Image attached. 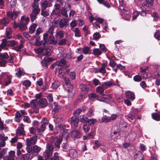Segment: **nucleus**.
Wrapping results in <instances>:
<instances>
[{"label":"nucleus","mask_w":160,"mask_h":160,"mask_svg":"<svg viewBox=\"0 0 160 160\" xmlns=\"http://www.w3.org/2000/svg\"><path fill=\"white\" fill-rule=\"evenodd\" d=\"M53 149L54 147L52 144L48 143L46 146V149L43 154V157L45 158V159L50 157L52 155Z\"/></svg>","instance_id":"f257e3e1"},{"label":"nucleus","mask_w":160,"mask_h":160,"mask_svg":"<svg viewBox=\"0 0 160 160\" xmlns=\"http://www.w3.org/2000/svg\"><path fill=\"white\" fill-rule=\"evenodd\" d=\"M79 121V119L76 116L72 117L69 120L72 127L74 128H76L78 126Z\"/></svg>","instance_id":"f03ea898"},{"label":"nucleus","mask_w":160,"mask_h":160,"mask_svg":"<svg viewBox=\"0 0 160 160\" xmlns=\"http://www.w3.org/2000/svg\"><path fill=\"white\" fill-rule=\"evenodd\" d=\"M40 9H32L31 13L30 15L31 21L34 22L37 18V16L40 13Z\"/></svg>","instance_id":"7ed1b4c3"},{"label":"nucleus","mask_w":160,"mask_h":160,"mask_svg":"<svg viewBox=\"0 0 160 160\" xmlns=\"http://www.w3.org/2000/svg\"><path fill=\"white\" fill-rule=\"evenodd\" d=\"M51 18L56 19L61 17V13L59 10L53 9L50 15Z\"/></svg>","instance_id":"20e7f679"},{"label":"nucleus","mask_w":160,"mask_h":160,"mask_svg":"<svg viewBox=\"0 0 160 160\" xmlns=\"http://www.w3.org/2000/svg\"><path fill=\"white\" fill-rule=\"evenodd\" d=\"M37 136L35 135L30 138H27L26 139V144L30 145L35 144L37 141Z\"/></svg>","instance_id":"39448f33"},{"label":"nucleus","mask_w":160,"mask_h":160,"mask_svg":"<svg viewBox=\"0 0 160 160\" xmlns=\"http://www.w3.org/2000/svg\"><path fill=\"white\" fill-rule=\"evenodd\" d=\"M48 123V121L46 119H43V122L39 128H37V130L39 132H42L45 130L46 127V125Z\"/></svg>","instance_id":"423d86ee"},{"label":"nucleus","mask_w":160,"mask_h":160,"mask_svg":"<svg viewBox=\"0 0 160 160\" xmlns=\"http://www.w3.org/2000/svg\"><path fill=\"white\" fill-rule=\"evenodd\" d=\"M38 103L39 104V108H45L48 105L47 100L44 98L40 99Z\"/></svg>","instance_id":"0eeeda50"},{"label":"nucleus","mask_w":160,"mask_h":160,"mask_svg":"<svg viewBox=\"0 0 160 160\" xmlns=\"http://www.w3.org/2000/svg\"><path fill=\"white\" fill-rule=\"evenodd\" d=\"M59 63L58 65L60 69H62L65 70L67 67L66 66V60L65 58H63L60 59V61H57Z\"/></svg>","instance_id":"6e6552de"},{"label":"nucleus","mask_w":160,"mask_h":160,"mask_svg":"<svg viewBox=\"0 0 160 160\" xmlns=\"http://www.w3.org/2000/svg\"><path fill=\"white\" fill-rule=\"evenodd\" d=\"M8 41L6 39H2V43L0 45V52L2 49H7L9 48V46L7 45Z\"/></svg>","instance_id":"1a4fd4ad"},{"label":"nucleus","mask_w":160,"mask_h":160,"mask_svg":"<svg viewBox=\"0 0 160 160\" xmlns=\"http://www.w3.org/2000/svg\"><path fill=\"white\" fill-rule=\"evenodd\" d=\"M17 134L18 135H23L24 134V125L22 123H21L17 129Z\"/></svg>","instance_id":"9d476101"},{"label":"nucleus","mask_w":160,"mask_h":160,"mask_svg":"<svg viewBox=\"0 0 160 160\" xmlns=\"http://www.w3.org/2000/svg\"><path fill=\"white\" fill-rule=\"evenodd\" d=\"M15 152L13 151H11L8 152V154L6 156L5 160H14Z\"/></svg>","instance_id":"9b49d317"},{"label":"nucleus","mask_w":160,"mask_h":160,"mask_svg":"<svg viewBox=\"0 0 160 160\" xmlns=\"http://www.w3.org/2000/svg\"><path fill=\"white\" fill-rule=\"evenodd\" d=\"M121 14L123 17L127 16V17L125 19L128 20L130 19V15L129 14V12L125 9L123 8L121 9Z\"/></svg>","instance_id":"f8f14e48"},{"label":"nucleus","mask_w":160,"mask_h":160,"mask_svg":"<svg viewBox=\"0 0 160 160\" xmlns=\"http://www.w3.org/2000/svg\"><path fill=\"white\" fill-rule=\"evenodd\" d=\"M68 24V20L67 18H64L61 20L59 22L60 27L62 28L66 26Z\"/></svg>","instance_id":"ddd939ff"},{"label":"nucleus","mask_w":160,"mask_h":160,"mask_svg":"<svg viewBox=\"0 0 160 160\" xmlns=\"http://www.w3.org/2000/svg\"><path fill=\"white\" fill-rule=\"evenodd\" d=\"M65 32L61 30H57L55 37L57 39H62L64 37Z\"/></svg>","instance_id":"4468645a"},{"label":"nucleus","mask_w":160,"mask_h":160,"mask_svg":"<svg viewBox=\"0 0 160 160\" xmlns=\"http://www.w3.org/2000/svg\"><path fill=\"white\" fill-rule=\"evenodd\" d=\"M90 86L89 85L81 84L79 85V88L82 91H88L90 89Z\"/></svg>","instance_id":"2eb2a0df"},{"label":"nucleus","mask_w":160,"mask_h":160,"mask_svg":"<svg viewBox=\"0 0 160 160\" xmlns=\"http://www.w3.org/2000/svg\"><path fill=\"white\" fill-rule=\"evenodd\" d=\"M69 156L72 158H76L78 156V152L75 149H71L69 151Z\"/></svg>","instance_id":"dca6fc26"},{"label":"nucleus","mask_w":160,"mask_h":160,"mask_svg":"<svg viewBox=\"0 0 160 160\" xmlns=\"http://www.w3.org/2000/svg\"><path fill=\"white\" fill-rule=\"evenodd\" d=\"M125 117L126 118L128 119L129 121L131 122L133 120L134 121H136L135 116L131 112L127 115H125Z\"/></svg>","instance_id":"f3484780"},{"label":"nucleus","mask_w":160,"mask_h":160,"mask_svg":"<svg viewBox=\"0 0 160 160\" xmlns=\"http://www.w3.org/2000/svg\"><path fill=\"white\" fill-rule=\"evenodd\" d=\"M29 21V18L28 17L23 16L21 18L20 23L27 25L28 24Z\"/></svg>","instance_id":"a211bd4d"},{"label":"nucleus","mask_w":160,"mask_h":160,"mask_svg":"<svg viewBox=\"0 0 160 160\" xmlns=\"http://www.w3.org/2000/svg\"><path fill=\"white\" fill-rule=\"evenodd\" d=\"M62 137H59L57 138L56 141L55 143V146L56 148L59 149L60 148V144L62 142Z\"/></svg>","instance_id":"6ab92c4d"},{"label":"nucleus","mask_w":160,"mask_h":160,"mask_svg":"<svg viewBox=\"0 0 160 160\" xmlns=\"http://www.w3.org/2000/svg\"><path fill=\"white\" fill-rule=\"evenodd\" d=\"M125 95L128 98L130 99L132 101L135 98L134 93L129 91L126 92Z\"/></svg>","instance_id":"aec40b11"},{"label":"nucleus","mask_w":160,"mask_h":160,"mask_svg":"<svg viewBox=\"0 0 160 160\" xmlns=\"http://www.w3.org/2000/svg\"><path fill=\"white\" fill-rule=\"evenodd\" d=\"M10 22V21L7 18H3L1 19L0 21V26L2 27H5Z\"/></svg>","instance_id":"412c9836"},{"label":"nucleus","mask_w":160,"mask_h":160,"mask_svg":"<svg viewBox=\"0 0 160 160\" xmlns=\"http://www.w3.org/2000/svg\"><path fill=\"white\" fill-rule=\"evenodd\" d=\"M48 33H45L43 35V40L42 41L40 42H39V45H42L43 46L45 45L47 43L48 38Z\"/></svg>","instance_id":"4be33fe9"},{"label":"nucleus","mask_w":160,"mask_h":160,"mask_svg":"<svg viewBox=\"0 0 160 160\" xmlns=\"http://www.w3.org/2000/svg\"><path fill=\"white\" fill-rule=\"evenodd\" d=\"M37 101L36 100L33 99L30 102V105L31 108L34 110H37L39 108V106L37 105Z\"/></svg>","instance_id":"5701e85b"},{"label":"nucleus","mask_w":160,"mask_h":160,"mask_svg":"<svg viewBox=\"0 0 160 160\" xmlns=\"http://www.w3.org/2000/svg\"><path fill=\"white\" fill-rule=\"evenodd\" d=\"M107 66V64L106 63H103L102 67L100 68H98L99 72L103 74H104L106 72L105 68Z\"/></svg>","instance_id":"b1692460"},{"label":"nucleus","mask_w":160,"mask_h":160,"mask_svg":"<svg viewBox=\"0 0 160 160\" xmlns=\"http://www.w3.org/2000/svg\"><path fill=\"white\" fill-rule=\"evenodd\" d=\"M118 130V129L117 131H115L111 133L110 136L112 139H114L118 138V137L119 135Z\"/></svg>","instance_id":"393cba45"},{"label":"nucleus","mask_w":160,"mask_h":160,"mask_svg":"<svg viewBox=\"0 0 160 160\" xmlns=\"http://www.w3.org/2000/svg\"><path fill=\"white\" fill-rule=\"evenodd\" d=\"M60 13H61V15L66 18L68 17V15L67 14V10L65 9V7H62L60 10Z\"/></svg>","instance_id":"a878e982"},{"label":"nucleus","mask_w":160,"mask_h":160,"mask_svg":"<svg viewBox=\"0 0 160 160\" xmlns=\"http://www.w3.org/2000/svg\"><path fill=\"white\" fill-rule=\"evenodd\" d=\"M12 31L10 28H7L6 29V37L9 39L12 37Z\"/></svg>","instance_id":"bb28decb"},{"label":"nucleus","mask_w":160,"mask_h":160,"mask_svg":"<svg viewBox=\"0 0 160 160\" xmlns=\"http://www.w3.org/2000/svg\"><path fill=\"white\" fill-rule=\"evenodd\" d=\"M72 30L74 32L75 37H80L81 36V33L78 28H74Z\"/></svg>","instance_id":"cd10ccee"},{"label":"nucleus","mask_w":160,"mask_h":160,"mask_svg":"<svg viewBox=\"0 0 160 160\" xmlns=\"http://www.w3.org/2000/svg\"><path fill=\"white\" fill-rule=\"evenodd\" d=\"M82 52L85 54H90L91 53V51L90 48L85 46L82 49Z\"/></svg>","instance_id":"c85d7f7f"},{"label":"nucleus","mask_w":160,"mask_h":160,"mask_svg":"<svg viewBox=\"0 0 160 160\" xmlns=\"http://www.w3.org/2000/svg\"><path fill=\"white\" fill-rule=\"evenodd\" d=\"M80 134V132L77 130H73L71 132V136L73 138H78L79 137Z\"/></svg>","instance_id":"c756f323"},{"label":"nucleus","mask_w":160,"mask_h":160,"mask_svg":"<svg viewBox=\"0 0 160 160\" xmlns=\"http://www.w3.org/2000/svg\"><path fill=\"white\" fill-rule=\"evenodd\" d=\"M3 78L4 79H8V81L5 82V84L6 86L8 85L11 82V77L10 76H8L6 74H5L3 76Z\"/></svg>","instance_id":"7c9ffc66"},{"label":"nucleus","mask_w":160,"mask_h":160,"mask_svg":"<svg viewBox=\"0 0 160 160\" xmlns=\"http://www.w3.org/2000/svg\"><path fill=\"white\" fill-rule=\"evenodd\" d=\"M30 154H23L21 156V159L23 160L31 159L33 158V155H32L31 157H30Z\"/></svg>","instance_id":"2f4dec72"},{"label":"nucleus","mask_w":160,"mask_h":160,"mask_svg":"<svg viewBox=\"0 0 160 160\" xmlns=\"http://www.w3.org/2000/svg\"><path fill=\"white\" fill-rule=\"evenodd\" d=\"M48 1L44 0L41 3V9H46V8L48 7Z\"/></svg>","instance_id":"473e14b6"},{"label":"nucleus","mask_w":160,"mask_h":160,"mask_svg":"<svg viewBox=\"0 0 160 160\" xmlns=\"http://www.w3.org/2000/svg\"><path fill=\"white\" fill-rule=\"evenodd\" d=\"M102 122L108 123L111 121V118L106 115L103 116L102 118Z\"/></svg>","instance_id":"72a5a7b5"},{"label":"nucleus","mask_w":160,"mask_h":160,"mask_svg":"<svg viewBox=\"0 0 160 160\" xmlns=\"http://www.w3.org/2000/svg\"><path fill=\"white\" fill-rule=\"evenodd\" d=\"M116 84L115 83H112L110 81H108L105 82L103 83L102 84V86L104 87L105 86H108V87H110L111 86H113L116 85Z\"/></svg>","instance_id":"f704fd0d"},{"label":"nucleus","mask_w":160,"mask_h":160,"mask_svg":"<svg viewBox=\"0 0 160 160\" xmlns=\"http://www.w3.org/2000/svg\"><path fill=\"white\" fill-rule=\"evenodd\" d=\"M37 26L36 24L33 23L29 28V32L31 33H33L35 31L36 27Z\"/></svg>","instance_id":"c9c22d12"},{"label":"nucleus","mask_w":160,"mask_h":160,"mask_svg":"<svg viewBox=\"0 0 160 160\" xmlns=\"http://www.w3.org/2000/svg\"><path fill=\"white\" fill-rule=\"evenodd\" d=\"M94 109L93 108H89L87 113V116L88 117H91L94 115Z\"/></svg>","instance_id":"e433bc0d"},{"label":"nucleus","mask_w":160,"mask_h":160,"mask_svg":"<svg viewBox=\"0 0 160 160\" xmlns=\"http://www.w3.org/2000/svg\"><path fill=\"white\" fill-rule=\"evenodd\" d=\"M41 14L42 16L44 17L48 16L49 15V10L41 9Z\"/></svg>","instance_id":"4c0bfd02"},{"label":"nucleus","mask_w":160,"mask_h":160,"mask_svg":"<svg viewBox=\"0 0 160 160\" xmlns=\"http://www.w3.org/2000/svg\"><path fill=\"white\" fill-rule=\"evenodd\" d=\"M102 52L98 48H95L93 49V54L95 56H99L102 54Z\"/></svg>","instance_id":"58836bf2"},{"label":"nucleus","mask_w":160,"mask_h":160,"mask_svg":"<svg viewBox=\"0 0 160 160\" xmlns=\"http://www.w3.org/2000/svg\"><path fill=\"white\" fill-rule=\"evenodd\" d=\"M9 58V56L7 52L3 53H0V59H7Z\"/></svg>","instance_id":"ea45409f"},{"label":"nucleus","mask_w":160,"mask_h":160,"mask_svg":"<svg viewBox=\"0 0 160 160\" xmlns=\"http://www.w3.org/2000/svg\"><path fill=\"white\" fill-rule=\"evenodd\" d=\"M97 96L94 93H90L88 95L89 98L90 100L94 101L95 99H97Z\"/></svg>","instance_id":"a19ab883"},{"label":"nucleus","mask_w":160,"mask_h":160,"mask_svg":"<svg viewBox=\"0 0 160 160\" xmlns=\"http://www.w3.org/2000/svg\"><path fill=\"white\" fill-rule=\"evenodd\" d=\"M32 7L33 8L32 9H40L39 8V5L38 2H36V0H34L33 3H32Z\"/></svg>","instance_id":"79ce46f5"},{"label":"nucleus","mask_w":160,"mask_h":160,"mask_svg":"<svg viewBox=\"0 0 160 160\" xmlns=\"http://www.w3.org/2000/svg\"><path fill=\"white\" fill-rule=\"evenodd\" d=\"M59 62H56L55 63L52 64L50 66V68L52 69H53L54 68H55V69L56 70H58L59 69V68L58 65L59 64Z\"/></svg>","instance_id":"37998d69"},{"label":"nucleus","mask_w":160,"mask_h":160,"mask_svg":"<svg viewBox=\"0 0 160 160\" xmlns=\"http://www.w3.org/2000/svg\"><path fill=\"white\" fill-rule=\"evenodd\" d=\"M41 148L37 145H35L33 147V153H38L41 150Z\"/></svg>","instance_id":"c03bdc74"},{"label":"nucleus","mask_w":160,"mask_h":160,"mask_svg":"<svg viewBox=\"0 0 160 160\" xmlns=\"http://www.w3.org/2000/svg\"><path fill=\"white\" fill-rule=\"evenodd\" d=\"M104 89L102 87L99 86L97 87L96 90V91L97 93H100L102 95L104 92Z\"/></svg>","instance_id":"a18cd8bd"},{"label":"nucleus","mask_w":160,"mask_h":160,"mask_svg":"<svg viewBox=\"0 0 160 160\" xmlns=\"http://www.w3.org/2000/svg\"><path fill=\"white\" fill-rule=\"evenodd\" d=\"M152 117L154 119L157 121L160 120V115H159L157 113H153L152 115Z\"/></svg>","instance_id":"49530a36"},{"label":"nucleus","mask_w":160,"mask_h":160,"mask_svg":"<svg viewBox=\"0 0 160 160\" xmlns=\"http://www.w3.org/2000/svg\"><path fill=\"white\" fill-rule=\"evenodd\" d=\"M54 28L53 27L51 26L49 28L47 32L51 35V37H52L53 38H54V36L52 35L53 33Z\"/></svg>","instance_id":"de8ad7c7"},{"label":"nucleus","mask_w":160,"mask_h":160,"mask_svg":"<svg viewBox=\"0 0 160 160\" xmlns=\"http://www.w3.org/2000/svg\"><path fill=\"white\" fill-rule=\"evenodd\" d=\"M102 95L103 96V97L105 101H106L105 102L106 103L108 102L111 99L110 96L109 95H105L103 94Z\"/></svg>","instance_id":"09e8293b"},{"label":"nucleus","mask_w":160,"mask_h":160,"mask_svg":"<svg viewBox=\"0 0 160 160\" xmlns=\"http://www.w3.org/2000/svg\"><path fill=\"white\" fill-rule=\"evenodd\" d=\"M95 134V132L94 131H91L90 133H88L87 134L88 137V139L91 138H93Z\"/></svg>","instance_id":"8fccbe9b"},{"label":"nucleus","mask_w":160,"mask_h":160,"mask_svg":"<svg viewBox=\"0 0 160 160\" xmlns=\"http://www.w3.org/2000/svg\"><path fill=\"white\" fill-rule=\"evenodd\" d=\"M18 72H16L15 74L17 77L20 78L22 75L23 71L20 68H18Z\"/></svg>","instance_id":"3c124183"},{"label":"nucleus","mask_w":160,"mask_h":160,"mask_svg":"<svg viewBox=\"0 0 160 160\" xmlns=\"http://www.w3.org/2000/svg\"><path fill=\"white\" fill-rule=\"evenodd\" d=\"M82 128L85 132H87L89 131L90 129V127L87 124H84L82 127Z\"/></svg>","instance_id":"603ef678"},{"label":"nucleus","mask_w":160,"mask_h":160,"mask_svg":"<svg viewBox=\"0 0 160 160\" xmlns=\"http://www.w3.org/2000/svg\"><path fill=\"white\" fill-rule=\"evenodd\" d=\"M60 85V83L58 82H55L52 83V87L53 88L55 89L58 88Z\"/></svg>","instance_id":"864d4df0"},{"label":"nucleus","mask_w":160,"mask_h":160,"mask_svg":"<svg viewBox=\"0 0 160 160\" xmlns=\"http://www.w3.org/2000/svg\"><path fill=\"white\" fill-rule=\"evenodd\" d=\"M23 48V45L22 43H21L19 45L17 46L16 47H14V49L17 51H19Z\"/></svg>","instance_id":"5fc2aeb1"},{"label":"nucleus","mask_w":160,"mask_h":160,"mask_svg":"<svg viewBox=\"0 0 160 160\" xmlns=\"http://www.w3.org/2000/svg\"><path fill=\"white\" fill-rule=\"evenodd\" d=\"M58 71V76L61 78H64L65 77H64V73L63 72V71H64V70H63L62 69H60L59 68Z\"/></svg>","instance_id":"6e6d98bb"},{"label":"nucleus","mask_w":160,"mask_h":160,"mask_svg":"<svg viewBox=\"0 0 160 160\" xmlns=\"http://www.w3.org/2000/svg\"><path fill=\"white\" fill-rule=\"evenodd\" d=\"M133 80L135 82H139L142 80V77L138 75H136L133 77Z\"/></svg>","instance_id":"4d7b16f0"},{"label":"nucleus","mask_w":160,"mask_h":160,"mask_svg":"<svg viewBox=\"0 0 160 160\" xmlns=\"http://www.w3.org/2000/svg\"><path fill=\"white\" fill-rule=\"evenodd\" d=\"M43 54V55L45 56H50L51 55L50 50L49 49H46V48H45V51H44Z\"/></svg>","instance_id":"13d9d810"},{"label":"nucleus","mask_w":160,"mask_h":160,"mask_svg":"<svg viewBox=\"0 0 160 160\" xmlns=\"http://www.w3.org/2000/svg\"><path fill=\"white\" fill-rule=\"evenodd\" d=\"M97 121L96 119H88L87 123H88L89 125H91L94 124L97 122Z\"/></svg>","instance_id":"bf43d9fd"},{"label":"nucleus","mask_w":160,"mask_h":160,"mask_svg":"<svg viewBox=\"0 0 160 160\" xmlns=\"http://www.w3.org/2000/svg\"><path fill=\"white\" fill-rule=\"evenodd\" d=\"M152 78L154 79H160V72H155L153 76H152Z\"/></svg>","instance_id":"052dcab7"},{"label":"nucleus","mask_w":160,"mask_h":160,"mask_svg":"<svg viewBox=\"0 0 160 160\" xmlns=\"http://www.w3.org/2000/svg\"><path fill=\"white\" fill-rule=\"evenodd\" d=\"M48 61L49 60H48V59L46 60L45 58H44L43 60L41 62L42 65L47 67L48 65Z\"/></svg>","instance_id":"680f3d73"},{"label":"nucleus","mask_w":160,"mask_h":160,"mask_svg":"<svg viewBox=\"0 0 160 160\" xmlns=\"http://www.w3.org/2000/svg\"><path fill=\"white\" fill-rule=\"evenodd\" d=\"M88 118L86 117L81 116L80 118V121L83 123L88 122Z\"/></svg>","instance_id":"e2e57ef3"},{"label":"nucleus","mask_w":160,"mask_h":160,"mask_svg":"<svg viewBox=\"0 0 160 160\" xmlns=\"http://www.w3.org/2000/svg\"><path fill=\"white\" fill-rule=\"evenodd\" d=\"M10 6L12 8L14 7L16 4V0H8Z\"/></svg>","instance_id":"0e129e2a"},{"label":"nucleus","mask_w":160,"mask_h":160,"mask_svg":"<svg viewBox=\"0 0 160 160\" xmlns=\"http://www.w3.org/2000/svg\"><path fill=\"white\" fill-rule=\"evenodd\" d=\"M19 27L20 29L22 31H23L26 30L27 28V25L22 24L21 23H20L19 25Z\"/></svg>","instance_id":"69168bd1"},{"label":"nucleus","mask_w":160,"mask_h":160,"mask_svg":"<svg viewBox=\"0 0 160 160\" xmlns=\"http://www.w3.org/2000/svg\"><path fill=\"white\" fill-rule=\"evenodd\" d=\"M101 35L99 32H96L93 35V38L94 39L97 40L100 37Z\"/></svg>","instance_id":"338daca9"},{"label":"nucleus","mask_w":160,"mask_h":160,"mask_svg":"<svg viewBox=\"0 0 160 160\" xmlns=\"http://www.w3.org/2000/svg\"><path fill=\"white\" fill-rule=\"evenodd\" d=\"M61 40L59 41L58 45H63L65 44L66 42V39L65 38H63V39H60Z\"/></svg>","instance_id":"774afa93"}]
</instances>
